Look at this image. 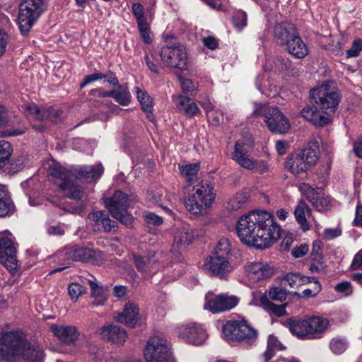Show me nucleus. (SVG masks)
<instances>
[{"mask_svg": "<svg viewBox=\"0 0 362 362\" xmlns=\"http://www.w3.org/2000/svg\"><path fill=\"white\" fill-rule=\"evenodd\" d=\"M240 241L257 249L269 247L281 236V229L269 212L251 211L242 216L236 225Z\"/></svg>", "mask_w": 362, "mask_h": 362, "instance_id": "obj_1", "label": "nucleus"}, {"mask_svg": "<svg viewBox=\"0 0 362 362\" xmlns=\"http://www.w3.org/2000/svg\"><path fill=\"white\" fill-rule=\"evenodd\" d=\"M104 169L101 164L96 165H81L71 169H65L58 164H54L49 168L52 177L61 180L60 189L66 197L79 202L76 207L67 209L71 214H80L84 209L85 192L83 188L73 183L74 180L90 182L100 177Z\"/></svg>", "mask_w": 362, "mask_h": 362, "instance_id": "obj_2", "label": "nucleus"}, {"mask_svg": "<svg viewBox=\"0 0 362 362\" xmlns=\"http://www.w3.org/2000/svg\"><path fill=\"white\" fill-rule=\"evenodd\" d=\"M44 352L27 342L18 332H4L0 338V362H16L22 358L25 362H43Z\"/></svg>", "mask_w": 362, "mask_h": 362, "instance_id": "obj_3", "label": "nucleus"}, {"mask_svg": "<svg viewBox=\"0 0 362 362\" xmlns=\"http://www.w3.org/2000/svg\"><path fill=\"white\" fill-rule=\"evenodd\" d=\"M284 325L290 332L300 339H320L329 326V321L320 316H311L304 319L293 317L288 318Z\"/></svg>", "mask_w": 362, "mask_h": 362, "instance_id": "obj_4", "label": "nucleus"}, {"mask_svg": "<svg viewBox=\"0 0 362 362\" xmlns=\"http://www.w3.org/2000/svg\"><path fill=\"white\" fill-rule=\"evenodd\" d=\"M310 95L322 113L329 117L335 113L341 100V92L332 81L310 90Z\"/></svg>", "mask_w": 362, "mask_h": 362, "instance_id": "obj_5", "label": "nucleus"}, {"mask_svg": "<svg viewBox=\"0 0 362 362\" xmlns=\"http://www.w3.org/2000/svg\"><path fill=\"white\" fill-rule=\"evenodd\" d=\"M216 196L214 185L210 182L201 181L193 187L185 201V208L192 214H202L212 206Z\"/></svg>", "mask_w": 362, "mask_h": 362, "instance_id": "obj_6", "label": "nucleus"}, {"mask_svg": "<svg viewBox=\"0 0 362 362\" xmlns=\"http://www.w3.org/2000/svg\"><path fill=\"white\" fill-rule=\"evenodd\" d=\"M223 334L228 341L251 346L256 342L258 332L246 320L241 319L228 321L223 326Z\"/></svg>", "mask_w": 362, "mask_h": 362, "instance_id": "obj_7", "label": "nucleus"}, {"mask_svg": "<svg viewBox=\"0 0 362 362\" xmlns=\"http://www.w3.org/2000/svg\"><path fill=\"white\" fill-rule=\"evenodd\" d=\"M254 105L253 116L264 117V122L271 132L284 134L288 131L290 122L279 107L257 103Z\"/></svg>", "mask_w": 362, "mask_h": 362, "instance_id": "obj_8", "label": "nucleus"}, {"mask_svg": "<svg viewBox=\"0 0 362 362\" xmlns=\"http://www.w3.org/2000/svg\"><path fill=\"white\" fill-rule=\"evenodd\" d=\"M45 9L44 0H24L19 6L18 25L26 35Z\"/></svg>", "mask_w": 362, "mask_h": 362, "instance_id": "obj_9", "label": "nucleus"}, {"mask_svg": "<svg viewBox=\"0 0 362 362\" xmlns=\"http://www.w3.org/2000/svg\"><path fill=\"white\" fill-rule=\"evenodd\" d=\"M57 255L60 259L67 260L68 264L70 262L80 261L99 264L103 260V255L100 250L78 245L67 246L59 252Z\"/></svg>", "mask_w": 362, "mask_h": 362, "instance_id": "obj_10", "label": "nucleus"}, {"mask_svg": "<svg viewBox=\"0 0 362 362\" xmlns=\"http://www.w3.org/2000/svg\"><path fill=\"white\" fill-rule=\"evenodd\" d=\"M167 341L159 337H151L144 349V358L147 362H173Z\"/></svg>", "mask_w": 362, "mask_h": 362, "instance_id": "obj_11", "label": "nucleus"}, {"mask_svg": "<svg viewBox=\"0 0 362 362\" xmlns=\"http://www.w3.org/2000/svg\"><path fill=\"white\" fill-rule=\"evenodd\" d=\"M163 62L168 66L179 69H186L187 67V57L185 48L177 46L175 43L168 42L160 51Z\"/></svg>", "mask_w": 362, "mask_h": 362, "instance_id": "obj_12", "label": "nucleus"}, {"mask_svg": "<svg viewBox=\"0 0 362 362\" xmlns=\"http://www.w3.org/2000/svg\"><path fill=\"white\" fill-rule=\"evenodd\" d=\"M16 252L11 234H0V263L9 271L17 267Z\"/></svg>", "mask_w": 362, "mask_h": 362, "instance_id": "obj_13", "label": "nucleus"}, {"mask_svg": "<svg viewBox=\"0 0 362 362\" xmlns=\"http://www.w3.org/2000/svg\"><path fill=\"white\" fill-rule=\"evenodd\" d=\"M204 269L211 276L227 279L233 269L232 261L224 257L209 256L204 264Z\"/></svg>", "mask_w": 362, "mask_h": 362, "instance_id": "obj_14", "label": "nucleus"}, {"mask_svg": "<svg viewBox=\"0 0 362 362\" xmlns=\"http://www.w3.org/2000/svg\"><path fill=\"white\" fill-rule=\"evenodd\" d=\"M87 220L95 232L109 233L117 228V223L110 219L108 213L103 210L89 213Z\"/></svg>", "mask_w": 362, "mask_h": 362, "instance_id": "obj_15", "label": "nucleus"}, {"mask_svg": "<svg viewBox=\"0 0 362 362\" xmlns=\"http://www.w3.org/2000/svg\"><path fill=\"white\" fill-rule=\"evenodd\" d=\"M179 337L189 344L201 345L206 339L207 334L202 325L191 322L180 327Z\"/></svg>", "mask_w": 362, "mask_h": 362, "instance_id": "obj_16", "label": "nucleus"}, {"mask_svg": "<svg viewBox=\"0 0 362 362\" xmlns=\"http://www.w3.org/2000/svg\"><path fill=\"white\" fill-rule=\"evenodd\" d=\"M25 110L28 115L40 121L49 119L54 123H58L61 122L64 118V112L61 110L53 107H39L35 103L25 105Z\"/></svg>", "mask_w": 362, "mask_h": 362, "instance_id": "obj_17", "label": "nucleus"}, {"mask_svg": "<svg viewBox=\"0 0 362 362\" xmlns=\"http://www.w3.org/2000/svg\"><path fill=\"white\" fill-rule=\"evenodd\" d=\"M238 303V299L235 296H228L226 294H221L210 298L206 296L204 308L213 313H218L233 308Z\"/></svg>", "mask_w": 362, "mask_h": 362, "instance_id": "obj_18", "label": "nucleus"}, {"mask_svg": "<svg viewBox=\"0 0 362 362\" xmlns=\"http://www.w3.org/2000/svg\"><path fill=\"white\" fill-rule=\"evenodd\" d=\"M248 278L253 282L270 278L275 272L274 266L262 262H251L245 267Z\"/></svg>", "mask_w": 362, "mask_h": 362, "instance_id": "obj_19", "label": "nucleus"}, {"mask_svg": "<svg viewBox=\"0 0 362 362\" xmlns=\"http://www.w3.org/2000/svg\"><path fill=\"white\" fill-rule=\"evenodd\" d=\"M100 335L103 339L112 344L122 345L126 341V330L120 326L109 325L101 328Z\"/></svg>", "mask_w": 362, "mask_h": 362, "instance_id": "obj_20", "label": "nucleus"}, {"mask_svg": "<svg viewBox=\"0 0 362 362\" xmlns=\"http://www.w3.org/2000/svg\"><path fill=\"white\" fill-rule=\"evenodd\" d=\"M112 216H119L118 212L125 211L129 206L128 196L122 191H116L112 197L104 202Z\"/></svg>", "mask_w": 362, "mask_h": 362, "instance_id": "obj_21", "label": "nucleus"}, {"mask_svg": "<svg viewBox=\"0 0 362 362\" xmlns=\"http://www.w3.org/2000/svg\"><path fill=\"white\" fill-rule=\"evenodd\" d=\"M311 103L312 105H308L302 109V117L316 126L323 127L328 124L330 118L322 113L313 100H311Z\"/></svg>", "mask_w": 362, "mask_h": 362, "instance_id": "obj_22", "label": "nucleus"}, {"mask_svg": "<svg viewBox=\"0 0 362 362\" xmlns=\"http://www.w3.org/2000/svg\"><path fill=\"white\" fill-rule=\"evenodd\" d=\"M115 319L119 323L134 327L140 320L139 309L135 304L128 302L125 304L123 312L118 313Z\"/></svg>", "mask_w": 362, "mask_h": 362, "instance_id": "obj_23", "label": "nucleus"}, {"mask_svg": "<svg viewBox=\"0 0 362 362\" xmlns=\"http://www.w3.org/2000/svg\"><path fill=\"white\" fill-rule=\"evenodd\" d=\"M297 35L293 24L279 23L274 27V38L277 44L283 48Z\"/></svg>", "mask_w": 362, "mask_h": 362, "instance_id": "obj_24", "label": "nucleus"}, {"mask_svg": "<svg viewBox=\"0 0 362 362\" xmlns=\"http://www.w3.org/2000/svg\"><path fill=\"white\" fill-rule=\"evenodd\" d=\"M173 101L177 110L186 117H192L199 110L194 100L187 96L183 95H173Z\"/></svg>", "mask_w": 362, "mask_h": 362, "instance_id": "obj_25", "label": "nucleus"}, {"mask_svg": "<svg viewBox=\"0 0 362 362\" xmlns=\"http://www.w3.org/2000/svg\"><path fill=\"white\" fill-rule=\"evenodd\" d=\"M16 211V205L7 187L0 185V218L11 216Z\"/></svg>", "mask_w": 362, "mask_h": 362, "instance_id": "obj_26", "label": "nucleus"}, {"mask_svg": "<svg viewBox=\"0 0 362 362\" xmlns=\"http://www.w3.org/2000/svg\"><path fill=\"white\" fill-rule=\"evenodd\" d=\"M245 143L238 140L235 145L233 159L243 168L251 170L254 168L255 160L250 158L245 148Z\"/></svg>", "mask_w": 362, "mask_h": 362, "instance_id": "obj_27", "label": "nucleus"}, {"mask_svg": "<svg viewBox=\"0 0 362 362\" xmlns=\"http://www.w3.org/2000/svg\"><path fill=\"white\" fill-rule=\"evenodd\" d=\"M194 237L193 231L189 227L177 229L174 235L173 250L178 252L185 249L192 243Z\"/></svg>", "mask_w": 362, "mask_h": 362, "instance_id": "obj_28", "label": "nucleus"}, {"mask_svg": "<svg viewBox=\"0 0 362 362\" xmlns=\"http://www.w3.org/2000/svg\"><path fill=\"white\" fill-rule=\"evenodd\" d=\"M50 329L62 342L67 344L74 342L78 337V333L75 327L52 325Z\"/></svg>", "mask_w": 362, "mask_h": 362, "instance_id": "obj_29", "label": "nucleus"}, {"mask_svg": "<svg viewBox=\"0 0 362 362\" xmlns=\"http://www.w3.org/2000/svg\"><path fill=\"white\" fill-rule=\"evenodd\" d=\"M114 88L110 90V98H113L118 104L122 106L128 105L132 100V95L126 84H120L117 79V84H110Z\"/></svg>", "mask_w": 362, "mask_h": 362, "instance_id": "obj_30", "label": "nucleus"}, {"mask_svg": "<svg viewBox=\"0 0 362 362\" xmlns=\"http://www.w3.org/2000/svg\"><path fill=\"white\" fill-rule=\"evenodd\" d=\"M284 49L297 59H303L309 52L306 44L298 35L290 41Z\"/></svg>", "mask_w": 362, "mask_h": 362, "instance_id": "obj_31", "label": "nucleus"}, {"mask_svg": "<svg viewBox=\"0 0 362 362\" xmlns=\"http://www.w3.org/2000/svg\"><path fill=\"white\" fill-rule=\"evenodd\" d=\"M285 167L294 175H300L310 170L299 153L291 154L286 159Z\"/></svg>", "mask_w": 362, "mask_h": 362, "instance_id": "obj_32", "label": "nucleus"}, {"mask_svg": "<svg viewBox=\"0 0 362 362\" xmlns=\"http://www.w3.org/2000/svg\"><path fill=\"white\" fill-rule=\"evenodd\" d=\"M311 210L304 200L300 199L294 210L295 218L303 231L310 229V225L307 221L306 215L310 216Z\"/></svg>", "mask_w": 362, "mask_h": 362, "instance_id": "obj_33", "label": "nucleus"}, {"mask_svg": "<svg viewBox=\"0 0 362 362\" xmlns=\"http://www.w3.org/2000/svg\"><path fill=\"white\" fill-rule=\"evenodd\" d=\"M313 276H306L297 272H291L284 275L281 279V284L291 288H298L303 285L310 284Z\"/></svg>", "mask_w": 362, "mask_h": 362, "instance_id": "obj_34", "label": "nucleus"}, {"mask_svg": "<svg viewBox=\"0 0 362 362\" xmlns=\"http://www.w3.org/2000/svg\"><path fill=\"white\" fill-rule=\"evenodd\" d=\"M102 79H104V82H107L109 84H117V78L116 77L115 74L109 70L105 74L94 72L91 74L86 75L83 78V81L81 83L80 88H83L90 83Z\"/></svg>", "mask_w": 362, "mask_h": 362, "instance_id": "obj_35", "label": "nucleus"}, {"mask_svg": "<svg viewBox=\"0 0 362 362\" xmlns=\"http://www.w3.org/2000/svg\"><path fill=\"white\" fill-rule=\"evenodd\" d=\"M259 303L264 310L269 315H274L276 317H281L286 315V308L287 303L276 305L267 296H262L259 298Z\"/></svg>", "mask_w": 362, "mask_h": 362, "instance_id": "obj_36", "label": "nucleus"}, {"mask_svg": "<svg viewBox=\"0 0 362 362\" xmlns=\"http://www.w3.org/2000/svg\"><path fill=\"white\" fill-rule=\"evenodd\" d=\"M136 92L141 108L146 113V118L149 121H153L154 117L153 115V103L152 98L146 91L141 90L139 88H136Z\"/></svg>", "mask_w": 362, "mask_h": 362, "instance_id": "obj_37", "label": "nucleus"}, {"mask_svg": "<svg viewBox=\"0 0 362 362\" xmlns=\"http://www.w3.org/2000/svg\"><path fill=\"white\" fill-rule=\"evenodd\" d=\"M309 169L315 165L319 158V148L316 142H313L310 146L304 148L299 153Z\"/></svg>", "mask_w": 362, "mask_h": 362, "instance_id": "obj_38", "label": "nucleus"}, {"mask_svg": "<svg viewBox=\"0 0 362 362\" xmlns=\"http://www.w3.org/2000/svg\"><path fill=\"white\" fill-rule=\"evenodd\" d=\"M232 245L228 239L223 238L219 240L214 252L211 255L213 257L225 259L232 261Z\"/></svg>", "mask_w": 362, "mask_h": 362, "instance_id": "obj_39", "label": "nucleus"}, {"mask_svg": "<svg viewBox=\"0 0 362 362\" xmlns=\"http://www.w3.org/2000/svg\"><path fill=\"white\" fill-rule=\"evenodd\" d=\"M285 349L284 346L274 335H269L267 340V350L263 354L264 360L268 362L275 355L276 351Z\"/></svg>", "mask_w": 362, "mask_h": 362, "instance_id": "obj_40", "label": "nucleus"}, {"mask_svg": "<svg viewBox=\"0 0 362 362\" xmlns=\"http://www.w3.org/2000/svg\"><path fill=\"white\" fill-rule=\"evenodd\" d=\"M247 199L246 192H238L228 199L226 208L229 210H238L247 203Z\"/></svg>", "mask_w": 362, "mask_h": 362, "instance_id": "obj_41", "label": "nucleus"}, {"mask_svg": "<svg viewBox=\"0 0 362 362\" xmlns=\"http://www.w3.org/2000/svg\"><path fill=\"white\" fill-rule=\"evenodd\" d=\"M13 152L11 144L4 140L0 141V169L4 168L9 161Z\"/></svg>", "mask_w": 362, "mask_h": 362, "instance_id": "obj_42", "label": "nucleus"}, {"mask_svg": "<svg viewBox=\"0 0 362 362\" xmlns=\"http://www.w3.org/2000/svg\"><path fill=\"white\" fill-rule=\"evenodd\" d=\"M199 169L200 164L199 163L179 166L180 173L189 182L193 180L194 177L197 175Z\"/></svg>", "mask_w": 362, "mask_h": 362, "instance_id": "obj_43", "label": "nucleus"}, {"mask_svg": "<svg viewBox=\"0 0 362 362\" xmlns=\"http://www.w3.org/2000/svg\"><path fill=\"white\" fill-rule=\"evenodd\" d=\"M274 63L275 68L279 71L291 74L293 71V63L287 57H277Z\"/></svg>", "mask_w": 362, "mask_h": 362, "instance_id": "obj_44", "label": "nucleus"}, {"mask_svg": "<svg viewBox=\"0 0 362 362\" xmlns=\"http://www.w3.org/2000/svg\"><path fill=\"white\" fill-rule=\"evenodd\" d=\"M300 189L305 196L307 199L313 204L317 200L320 196V192L311 187L308 184L303 183L300 186Z\"/></svg>", "mask_w": 362, "mask_h": 362, "instance_id": "obj_45", "label": "nucleus"}, {"mask_svg": "<svg viewBox=\"0 0 362 362\" xmlns=\"http://www.w3.org/2000/svg\"><path fill=\"white\" fill-rule=\"evenodd\" d=\"M161 253H158L154 251H150L146 256L148 261V264L150 266V272H155L156 270L160 267V259Z\"/></svg>", "mask_w": 362, "mask_h": 362, "instance_id": "obj_46", "label": "nucleus"}, {"mask_svg": "<svg viewBox=\"0 0 362 362\" xmlns=\"http://www.w3.org/2000/svg\"><path fill=\"white\" fill-rule=\"evenodd\" d=\"M86 292V289L78 283H71L68 287V293L72 300L76 301L79 296Z\"/></svg>", "mask_w": 362, "mask_h": 362, "instance_id": "obj_47", "label": "nucleus"}, {"mask_svg": "<svg viewBox=\"0 0 362 362\" xmlns=\"http://www.w3.org/2000/svg\"><path fill=\"white\" fill-rule=\"evenodd\" d=\"M346 342L341 339L334 338L329 343V348L334 354H341L346 351Z\"/></svg>", "mask_w": 362, "mask_h": 362, "instance_id": "obj_48", "label": "nucleus"}, {"mask_svg": "<svg viewBox=\"0 0 362 362\" xmlns=\"http://www.w3.org/2000/svg\"><path fill=\"white\" fill-rule=\"evenodd\" d=\"M271 300L283 302L286 299L287 292L285 289L279 287L272 288L268 293V296Z\"/></svg>", "mask_w": 362, "mask_h": 362, "instance_id": "obj_49", "label": "nucleus"}, {"mask_svg": "<svg viewBox=\"0 0 362 362\" xmlns=\"http://www.w3.org/2000/svg\"><path fill=\"white\" fill-rule=\"evenodd\" d=\"M133 259L135 266L139 272L142 273L150 272V266L148 264V261L146 257L133 255Z\"/></svg>", "mask_w": 362, "mask_h": 362, "instance_id": "obj_50", "label": "nucleus"}, {"mask_svg": "<svg viewBox=\"0 0 362 362\" xmlns=\"http://www.w3.org/2000/svg\"><path fill=\"white\" fill-rule=\"evenodd\" d=\"M132 11L136 19L137 24L147 22L146 18L144 16V6L140 3H133Z\"/></svg>", "mask_w": 362, "mask_h": 362, "instance_id": "obj_51", "label": "nucleus"}, {"mask_svg": "<svg viewBox=\"0 0 362 362\" xmlns=\"http://www.w3.org/2000/svg\"><path fill=\"white\" fill-rule=\"evenodd\" d=\"M313 279H310V283H314L312 288H306L303 292V296L310 298L316 296L321 291V284L316 277L313 276Z\"/></svg>", "mask_w": 362, "mask_h": 362, "instance_id": "obj_52", "label": "nucleus"}, {"mask_svg": "<svg viewBox=\"0 0 362 362\" xmlns=\"http://www.w3.org/2000/svg\"><path fill=\"white\" fill-rule=\"evenodd\" d=\"M137 25L144 42L146 44L151 43L152 37L151 36V31L148 22L141 23Z\"/></svg>", "mask_w": 362, "mask_h": 362, "instance_id": "obj_53", "label": "nucleus"}, {"mask_svg": "<svg viewBox=\"0 0 362 362\" xmlns=\"http://www.w3.org/2000/svg\"><path fill=\"white\" fill-rule=\"evenodd\" d=\"M182 91L186 94H192L197 88V84L192 80L184 77L179 78Z\"/></svg>", "mask_w": 362, "mask_h": 362, "instance_id": "obj_54", "label": "nucleus"}, {"mask_svg": "<svg viewBox=\"0 0 362 362\" xmlns=\"http://www.w3.org/2000/svg\"><path fill=\"white\" fill-rule=\"evenodd\" d=\"M25 160L24 156H19L13 159L9 167V173L13 174L22 170L24 167Z\"/></svg>", "mask_w": 362, "mask_h": 362, "instance_id": "obj_55", "label": "nucleus"}, {"mask_svg": "<svg viewBox=\"0 0 362 362\" xmlns=\"http://www.w3.org/2000/svg\"><path fill=\"white\" fill-rule=\"evenodd\" d=\"M118 214H119V216H112L127 226H129L132 224L133 217L132 215L128 214L127 209L124 211H119V212H118Z\"/></svg>", "mask_w": 362, "mask_h": 362, "instance_id": "obj_56", "label": "nucleus"}, {"mask_svg": "<svg viewBox=\"0 0 362 362\" xmlns=\"http://www.w3.org/2000/svg\"><path fill=\"white\" fill-rule=\"evenodd\" d=\"M362 49V42L361 40H355L351 48L346 51L347 57H356L358 56Z\"/></svg>", "mask_w": 362, "mask_h": 362, "instance_id": "obj_57", "label": "nucleus"}, {"mask_svg": "<svg viewBox=\"0 0 362 362\" xmlns=\"http://www.w3.org/2000/svg\"><path fill=\"white\" fill-rule=\"evenodd\" d=\"M334 289L337 292L344 293L346 296H349L352 293L351 284L347 281L337 284L334 286Z\"/></svg>", "mask_w": 362, "mask_h": 362, "instance_id": "obj_58", "label": "nucleus"}, {"mask_svg": "<svg viewBox=\"0 0 362 362\" xmlns=\"http://www.w3.org/2000/svg\"><path fill=\"white\" fill-rule=\"evenodd\" d=\"M254 165L251 170L260 174L267 173L270 170L269 165L264 160H255Z\"/></svg>", "mask_w": 362, "mask_h": 362, "instance_id": "obj_59", "label": "nucleus"}, {"mask_svg": "<svg viewBox=\"0 0 362 362\" xmlns=\"http://www.w3.org/2000/svg\"><path fill=\"white\" fill-rule=\"evenodd\" d=\"M145 221L149 225L160 226L163 223V218L153 213H148L145 216Z\"/></svg>", "mask_w": 362, "mask_h": 362, "instance_id": "obj_60", "label": "nucleus"}, {"mask_svg": "<svg viewBox=\"0 0 362 362\" xmlns=\"http://www.w3.org/2000/svg\"><path fill=\"white\" fill-rule=\"evenodd\" d=\"M351 269L353 271L362 270V249L354 255L351 264Z\"/></svg>", "mask_w": 362, "mask_h": 362, "instance_id": "obj_61", "label": "nucleus"}, {"mask_svg": "<svg viewBox=\"0 0 362 362\" xmlns=\"http://www.w3.org/2000/svg\"><path fill=\"white\" fill-rule=\"evenodd\" d=\"M329 201L327 198L322 197L321 195L312 205L319 211H324L327 209Z\"/></svg>", "mask_w": 362, "mask_h": 362, "instance_id": "obj_62", "label": "nucleus"}, {"mask_svg": "<svg viewBox=\"0 0 362 362\" xmlns=\"http://www.w3.org/2000/svg\"><path fill=\"white\" fill-rule=\"evenodd\" d=\"M202 42L206 47L211 50L216 49L218 45L217 39L213 36L203 37Z\"/></svg>", "mask_w": 362, "mask_h": 362, "instance_id": "obj_63", "label": "nucleus"}, {"mask_svg": "<svg viewBox=\"0 0 362 362\" xmlns=\"http://www.w3.org/2000/svg\"><path fill=\"white\" fill-rule=\"evenodd\" d=\"M341 230L340 228H326L324 231V238L328 240L340 236Z\"/></svg>", "mask_w": 362, "mask_h": 362, "instance_id": "obj_64", "label": "nucleus"}]
</instances>
